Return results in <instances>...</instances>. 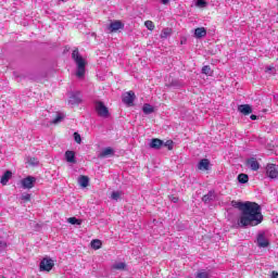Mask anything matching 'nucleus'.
Instances as JSON below:
<instances>
[{"mask_svg": "<svg viewBox=\"0 0 278 278\" xmlns=\"http://www.w3.org/2000/svg\"><path fill=\"white\" fill-rule=\"evenodd\" d=\"M232 206L241 212L238 220L239 227H257V225H261V223L264 220V215H262V206L256 202L232 201Z\"/></svg>", "mask_w": 278, "mask_h": 278, "instance_id": "nucleus-1", "label": "nucleus"}, {"mask_svg": "<svg viewBox=\"0 0 278 278\" xmlns=\"http://www.w3.org/2000/svg\"><path fill=\"white\" fill-rule=\"evenodd\" d=\"M72 60H74L77 66L76 77H78V79L86 77V60L79 54V49L76 48L73 50Z\"/></svg>", "mask_w": 278, "mask_h": 278, "instance_id": "nucleus-2", "label": "nucleus"}, {"mask_svg": "<svg viewBox=\"0 0 278 278\" xmlns=\"http://www.w3.org/2000/svg\"><path fill=\"white\" fill-rule=\"evenodd\" d=\"M94 110L101 118H110V110L105 106V103L102 101L94 102Z\"/></svg>", "mask_w": 278, "mask_h": 278, "instance_id": "nucleus-3", "label": "nucleus"}, {"mask_svg": "<svg viewBox=\"0 0 278 278\" xmlns=\"http://www.w3.org/2000/svg\"><path fill=\"white\" fill-rule=\"evenodd\" d=\"M53 266H55V263L53 262V260L49 257H45L41 260L39 264V270L41 273H51V270H53Z\"/></svg>", "mask_w": 278, "mask_h": 278, "instance_id": "nucleus-4", "label": "nucleus"}, {"mask_svg": "<svg viewBox=\"0 0 278 278\" xmlns=\"http://www.w3.org/2000/svg\"><path fill=\"white\" fill-rule=\"evenodd\" d=\"M266 177L269 179H278V165L268 163L265 167Z\"/></svg>", "mask_w": 278, "mask_h": 278, "instance_id": "nucleus-5", "label": "nucleus"}, {"mask_svg": "<svg viewBox=\"0 0 278 278\" xmlns=\"http://www.w3.org/2000/svg\"><path fill=\"white\" fill-rule=\"evenodd\" d=\"M122 101L123 103H125V105H128V108H131V105H134V102L136 101V92L131 90L125 92L122 97Z\"/></svg>", "mask_w": 278, "mask_h": 278, "instance_id": "nucleus-6", "label": "nucleus"}, {"mask_svg": "<svg viewBox=\"0 0 278 278\" xmlns=\"http://www.w3.org/2000/svg\"><path fill=\"white\" fill-rule=\"evenodd\" d=\"M108 29L110 34H116V31H118L119 29H125V24L116 20L110 23V25L108 26Z\"/></svg>", "mask_w": 278, "mask_h": 278, "instance_id": "nucleus-7", "label": "nucleus"}, {"mask_svg": "<svg viewBox=\"0 0 278 278\" xmlns=\"http://www.w3.org/2000/svg\"><path fill=\"white\" fill-rule=\"evenodd\" d=\"M256 243L260 249H266V247H270V241L266 239V235H264V232L257 235Z\"/></svg>", "mask_w": 278, "mask_h": 278, "instance_id": "nucleus-8", "label": "nucleus"}, {"mask_svg": "<svg viewBox=\"0 0 278 278\" xmlns=\"http://www.w3.org/2000/svg\"><path fill=\"white\" fill-rule=\"evenodd\" d=\"M34 184H36V178L34 176H27L22 179V186L24 189L31 190V188H34Z\"/></svg>", "mask_w": 278, "mask_h": 278, "instance_id": "nucleus-9", "label": "nucleus"}, {"mask_svg": "<svg viewBox=\"0 0 278 278\" xmlns=\"http://www.w3.org/2000/svg\"><path fill=\"white\" fill-rule=\"evenodd\" d=\"M245 166L252 170H260V162H257V159L255 157L245 160Z\"/></svg>", "mask_w": 278, "mask_h": 278, "instance_id": "nucleus-10", "label": "nucleus"}, {"mask_svg": "<svg viewBox=\"0 0 278 278\" xmlns=\"http://www.w3.org/2000/svg\"><path fill=\"white\" fill-rule=\"evenodd\" d=\"M238 112L243 114V116H249V114H253V109L249 104H241L238 106Z\"/></svg>", "mask_w": 278, "mask_h": 278, "instance_id": "nucleus-11", "label": "nucleus"}, {"mask_svg": "<svg viewBox=\"0 0 278 278\" xmlns=\"http://www.w3.org/2000/svg\"><path fill=\"white\" fill-rule=\"evenodd\" d=\"M164 147V141L162 139H157V138H154L151 140L150 142V148L151 149H156V150H160Z\"/></svg>", "mask_w": 278, "mask_h": 278, "instance_id": "nucleus-12", "label": "nucleus"}, {"mask_svg": "<svg viewBox=\"0 0 278 278\" xmlns=\"http://www.w3.org/2000/svg\"><path fill=\"white\" fill-rule=\"evenodd\" d=\"M65 160H66V162H68L70 164H76L77 161L75 160V151L67 150V151L65 152Z\"/></svg>", "mask_w": 278, "mask_h": 278, "instance_id": "nucleus-13", "label": "nucleus"}, {"mask_svg": "<svg viewBox=\"0 0 278 278\" xmlns=\"http://www.w3.org/2000/svg\"><path fill=\"white\" fill-rule=\"evenodd\" d=\"M10 179H12V172L7 170L0 179V184H2V186H8V181H10Z\"/></svg>", "mask_w": 278, "mask_h": 278, "instance_id": "nucleus-14", "label": "nucleus"}, {"mask_svg": "<svg viewBox=\"0 0 278 278\" xmlns=\"http://www.w3.org/2000/svg\"><path fill=\"white\" fill-rule=\"evenodd\" d=\"M195 38H205L207 36V30L205 27H199L194 30Z\"/></svg>", "mask_w": 278, "mask_h": 278, "instance_id": "nucleus-15", "label": "nucleus"}, {"mask_svg": "<svg viewBox=\"0 0 278 278\" xmlns=\"http://www.w3.org/2000/svg\"><path fill=\"white\" fill-rule=\"evenodd\" d=\"M198 168H199L200 170H210V160H207V159H202V160L199 162Z\"/></svg>", "mask_w": 278, "mask_h": 278, "instance_id": "nucleus-16", "label": "nucleus"}, {"mask_svg": "<svg viewBox=\"0 0 278 278\" xmlns=\"http://www.w3.org/2000/svg\"><path fill=\"white\" fill-rule=\"evenodd\" d=\"M216 199V193L214 191H208L207 194L203 195L202 201L204 203H210Z\"/></svg>", "mask_w": 278, "mask_h": 278, "instance_id": "nucleus-17", "label": "nucleus"}, {"mask_svg": "<svg viewBox=\"0 0 278 278\" xmlns=\"http://www.w3.org/2000/svg\"><path fill=\"white\" fill-rule=\"evenodd\" d=\"M110 155H114V149H112L111 147L102 150V152L99 154V157L103 159V157H108Z\"/></svg>", "mask_w": 278, "mask_h": 278, "instance_id": "nucleus-18", "label": "nucleus"}, {"mask_svg": "<svg viewBox=\"0 0 278 278\" xmlns=\"http://www.w3.org/2000/svg\"><path fill=\"white\" fill-rule=\"evenodd\" d=\"M70 103H72V105H79V103H81V97H79V93L73 94L70 98Z\"/></svg>", "mask_w": 278, "mask_h": 278, "instance_id": "nucleus-19", "label": "nucleus"}, {"mask_svg": "<svg viewBox=\"0 0 278 278\" xmlns=\"http://www.w3.org/2000/svg\"><path fill=\"white\" fill-rule=\"evenodd\" d=\"M78 181L83 188H88V184H90V178H88V176H80Z\"/></svg>", "mask_w": 278, "mask_h": 278, "instance_id": "nucleus-20", "label": "nucleus"}, {"mask_svg": "<svg viewBox=\"0 0 278 278\" xmlns=\"http://www.w3.org/2000/svg\"><path fill=\"white\" fill-rule=\"evenodd\" d=\"M142 112H143V114H153V112H155V109H153V106H151V104L146 103L142 108Z\"/></svg>", "mask_w": 278, "mask_h": 278, "instance_id": "nucleus-21", "label": "nucleus"}, {"mask_svg": "<svg viewBox=\"0 0 278 278\" xmlns=\"http://www.w3.org/2000/svg\"><path fill=\"white\" fill-rule=\"evenodd\" d=\"M125 268H127L126 263H115L114 265H112L113 270H125Z\"/></svg>", "mask_w": 278, "mask_h": 278, "instance_id": "nucleus-22", "label": "nucleus"}, {"mask_svg": "<svg viewBox=\"0 0 278 278\" xmlns=\"http://www.w3.org/2000/svg\"><path fill=\"white\" fill-rule=\"evenodd\" d=\"M102 245L103 243L99 239H94L91 241V247L94 249V251H99V249H101Z\"/></svg>", "mask_w": 278, "mask_h": 278, "instance_id": "nucleus-23", "label": "nucleus"}, {"mask_svg": "<svg viewBox=\"0 0 278 278\" xmlns=\"http://www.w3.org/2000/svg\"><path fill=\"white\" fill-rule=\"evenodd\" d=\"M239 184H249V175L247 174H239L238 175Z\"/></svg>", "mask_w": 278, "mask_h": 278, "instance_id": "nucleus-24", "label": "nucleus"}, {"mask_svg": "<svg viewBox=\"0 0 278 278\" xmlns=\"http://www.w3.org/2000/svg\"><path fill=\"white\" fill-rule=\"evenodd\" d=\"M67 223H70V225H81V219H78L77 217H70L67 218Z\"/></svg>", "mask_w": 278, "mask_h": 278, "instance_id": "nucleus-25", "label": "nucleus"}, {"mask_svg": "<svg viewBox=\"0 0 278 278\" xmlns=\"http://www.w3.org/2000/svg\"><path fill=\"white\" fill-rule=\"evenodd\" d=\"M195 278H210V273L202 270V271H198L195 275Z\"/></svg>", "mask_w": 278, "mask_h": 278, "instance_id": "nucleus-26", "label": "nucleus"}, {"mask_svg": "<svg viewBox=\"0 0 278 278\" xmlns=\"http://www.w3.org/2000/svg\"><path fill=\"white\" fill-rule=\"evenodd\" d=\"M144 25L150 31H153V29H155V24H153V21H146Z\"/></svg>", "mask_w": 278, "mask_h": 278, "instance_id": "nucleus-27", "label": "nucleus"}, {"mask_svg": "<svg viewBox=\"0 0 278 278\" xmlns=\"http://www.w3.org/2000/svg\"><path fill=\"white\" fill-rule=\"evenodd\" d=\"M202 73L203 75H212V67H210V65H204L202 67Z\"/></svg>", "mask_w": 278, "mask_h": 278, "instance_id": "nucleus-28", "label": "nucleus"}, {"mask_svg": "<svg viewBox=\"0 0 278 278\" xmlns=\"http://www.w3.org/2000/svg\"><path fill=\"white\" fill-rule=\"evenodd\" d=\"M172 30L170 28H165L163 29L162 34H161V38H168V36H170Z\"/></svg>", "mask_w": 278, "mask_h": 278, "instance_id": "nucleus-29", "label": "nucleus"}, {"mask_svg": "<svg viewBox=\"0 0 278 278\" xmlns=\"http://www.w3.org/2000/svg\"><path fill=\"white\" fill-rule=\"evenodd\" d=\"M111 199H113V201H118L121 199V191H113Z\"/></svg>", "mask_w": 278, "mask_h": 278, "instance_id": "nucleus-30", "label": "nucleus"}, {"mask_svg": "<svg viewBox=\"0 0 278 278\" xmlns=\"http://www.w3.org/2000/svg\"><path fill=\"white\" fill-rule=\"evenodd\" d=\"M163 147H166L168 151H173V140L163 141Z\"/></svg>", "mask_w": 278, "mask_h": 278, "instance_id": "nucleus-31", "label": "nucleus"}, {"mask_svg": "<svg viewBox=\"0 0 278 278\" xmlns=\"http://www.w3.org/2000/svg\"><path fill=\"white\" fill-rule=\"evenodd\" d=\"M74 140L77 144H81V135H79V132H74Z\"/></svg>", "mask_w": 278, "mask_h": 278, "instance_id": "nucleus-32", "label": "nucleus"}, {"mask_svg": "<svg viewBox=\"0 0 278 278\" xmlns=\"http://www.w3.org/2000/svg\"><path fill=\"white\" fill-rule=\"evenodd\" d=\"M22 201H24V203H29V201H31V194L26 193L22 195Z\"/></svg>", "mask_w": 278, "mask_h": 278, "instance_id": "nucleus-33", "label": "nucleus"}, {"mask_svg": "<svg viewBox=\"0 0 278 278\" xmlns=\"http://www.w3.org/2000/svg\"><path fill=\"white\" fill-rule=\"evenodd\" d=\"M195 5L198 8H205V5H207V2H205V0H197Z\"/></svg>", "mask_w": 278, "mask_h": 278, "instance_id": "nucleus-34", "label": "nucleus"}, {"mask_svg": "<svg viewBox=\"0 0 278 278\" xmlns=\"http://www.w3.org/2000/svg\"><path fill=\"white\" fill-rule=\"evenodd\" d=\"M169 201H172V203H179V198L175 197V195H169Z\"/></svg>", "mask_w": 278, "mask_h": 278, "instance_id": "nucleus-35", "label": "nucleus"}, {"mask_svg": "<svg viewBox=\"0 0 278 278\" xmlns=\"http://www.w3.org/2000/svg\"><path fill=\"white\" fill-rule=\"evenodd\" d=\"M61 121H62V116L58 115V116L52 121V123H53L54 125H56V123H60Z\"/></svg>", "mask_w": 278, "mask_h": 278, "instance_id": "nucleus-36", "label": "nucleus"}, {"mask_svg": "<svg viewBox=\"0 0 278 278\" xmlns=\"http://www.w3.org/2000/svg\"><path fill=\"white\" fill-rule=\"evenodd\" d=\"M270 71H274V72H275V66L269 65V66L266 68L265 73H270Z\"/></svg>", "mask_w": 278, "mask_h": 278, "instance_id": "nucleus-37", "label": "nucleus"}, {"mask_svg": "<svg viewBox=\"0 0 278 278\" xmlns=\"http://www.w3.org/2000/svg\"><path fill=\"white\" fill-rule=\"evenodd\" d=\"M271 278H278V273L275 271V270H273V271H271Z\"/></svg>", "mask_w": 278, "mask_h": 278, "instance_id": "nucleus-38", "label": "nucleus"}, {"mask_svg": "<svg viewBox=\"0 0 278 278\" xmlns=\"http://www.w3.org/2000/svg\"><path fill=\"white\" fill-rule=\"evenodd\" d=\"M250 118L251 121H257V115H251Z\"/></svg>", "mask_w": 278, "mask_h": 278, "instance_id": "nucleus-39", "label": "nucleus"}, {"mask_svg": "<svg viewBox=\"0 0 278 278\" xmlns=\"http://www.w3.org/2000/svg\"><path fill=\"white\" fill-rule=\"evenodd\" d=\"M170 0H162L163 5H166Z\"/></svg>", "mask_w": 278, "mask_h": 278, "instance_id": "nucleus-40", "label": "nucleus"}, {"mask_svg": "<svg viewBox=\"0 0 278 278\" xmlns=\"http://www.w3.org/2000/svg\"><path fill=\"white\" fill-rule=\"evenodd\" d=\"M1 247H8V244H5V242L0 241V249Z\"/></svg>", "mask_w": 278, "mask_h": 278, "instance_id": "nucleus-41", "label": "nucleus"}]
</instances>
